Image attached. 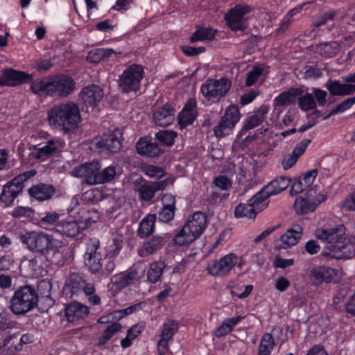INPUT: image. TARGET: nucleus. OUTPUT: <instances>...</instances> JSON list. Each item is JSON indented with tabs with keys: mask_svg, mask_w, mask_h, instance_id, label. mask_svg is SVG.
Wrapping results in <instances>:
<instances>
[{
	"mask_svg": "<svg viewBox=\"0 0 355 355\" xmlns=\"http://www.w3.org/2000/svg\"><path fill=\"white\" fill-rule=\"evenodd\" d=\"M33 213V209L28 207H17L12 212V216L15 218H20L23 216L30 217Z\"/></svg>",
	"mask_w": 355,
	"mask_h": 355,
	"instance_id": "obj_62",
	"label": "nucleus"
},
{
	"mask_svg": "<svg viewBox=\"0 0 355 355\" xmlns=\"http://www.w3.org/2000/svg\"><path fill=\"white\" fill-rule=\"evenodd\" d=\"M38 293L34 286L26 284L17 288L10 301L9 309L16 315L34 309L38 303Z\"/></svg>",
	"mask_w": 355,
	"mask_h": 355,
	"instance_id": "obj_6",
	"label": "nucleus"
},
{
	"mask_svg": "<svg viewBox=\"0 0 355 355\" xmlns=\"http://www.w3.org/2000/svg\"><path fill=\"white\" fill-rule=\"evenodd\" d=\"M311 142V139H304L302 140L300 142L297 144L292 153L297 156V157H300L303 153L305 152L309 144Z\"/></svg>",
	"mask_w": 355,
	"mask_h": 355,
	"instance_id": "obj_64",
	"label": "nucleus"
},
{
	"mask_svg": "<svg viewBox=\"0 0 355 355\" xmlns=\"http://www.w3.org/2000/svg\"><path fill=\"white\" fill-rule=\"evenodd\" d=\"M94 216L98 218L94 209L82 208L78 213V219L71 217L60 220L56 225V232L68 237H76L86 230L92 223L96 222Z\"/></svg>",
	"mask_w": 355,
	"mask_h": 355,
	"instance_id": "obj_5",
	"label": "nucleus"
},
{
	"mask_svg": "<svg viewBox=\"0 0 355 355\" xmlns=\"http://www.w3.org/2000/svg\"><path fill=\"white\" fill-rule=\"evenodd\" d=\"M303 92V89L300 87H291L276 96L273 101V105L275 107L292 105L295 102L297 97L301 96Z\"/></svg>",
	"mask_w": 355,
	"mask_h": 355,
	"instance_id": "obj_28",
	"label": "nucleus"
},
{
	"mask_svg": "<svg viewBox=\"0 0 355 355\" xmlns=\"http://www.w3.org/2000/svg\"><path fill=\"white\" fill-rule=\"evenodd\" d=\"M106 263L104 265V268L102 267V271L98 274L101 277H107L114 270L116 267L114 258L106 257L105 256Z\"/></svg>",
	"mask_w": 355,
	"mask_h": 355,
	"instance_id": "obj_58",
	"label": "nucleus"
},
{
	"mask_svg": "<svg viewBox=\"0 0 355 355\" xmlns=\"http://www.w3.org/2000/svg\"><path fill=\"white\" fill-rule=\"evenodd\" d=\"M291 183V178L281 176L270 182L264 187L270 196L276 195L286 189Z\"/></svg>",
	"mask_w": 355,
	"mask_h": 355,
	"instance_id": "obj_36",
	"label": "nucleus"
},
{
	"mask_svg": "<svg viewBox=\"0 0 355 355\" xmlns=\"http://www.w3.org/2000/svg\"><path fill=\"white\" fill-rule=\"evenodd\" d=\"M163 207L158 213L159 221L162 223H169L173 220L175 216V198L171 194H165L163 198Z\"/></svg>",
	"mask_w": 355,
	"mask_h": 355,
	"instance_id": "obj_26",
	"label": "nucleus"
},
{
	"mask_svg": "<svg viewBox=\"0 0 355 355\" xmlns=\"http://www.w3.org/2000/svg\"><path fill=\"white\" fill-rule=\"evenodd\" d=\"M37 172L35 170L32 169L21 173L14 178H12L17 184H19L23 189L24 188V183L31 178L35 176Z\"/></svg>",
	"mask_w": 355,
	"mask_h": 355,
	"instance_id": "obj_57",
	"label": "nucleus"
},
{
	"mask_svg": "<svg viewBox=\"0 0 355 355\" xmlns=\"http://www.w3.org/2000/svg\"><path fill=\"white\" fill-rule=\"evenodd\" d=\"M60 215L55 211L40 214L39 223L40 226L44 229H50L51 227L54 226L56 230V225L58 223H60Z\"/></svg>",
	"mask_w": 355,
	"mask_h": 355,
	"instance_id": "obj_41",
	"label": "nucleus"
},
{
	"mask_svg": "<svg viewBox=\"0 0 355 355\" xmlns=\"http://www.w3.org/2000/svg\"><path fill=\"white\" fill-rule=\"evenodd\" d=\"M99 248L100 242L97 239H90L86 243L84 264L92 275H98L102 271L101 254L97 252Z\"/></svg>",
	"mask_w": 355,
	"mask_h": 355,
	"instance_id": "obj_13",
	"label": "nucleus"
},
{
	"mask_svg": "<svg viewBox=\"0 0 355 355\" xmlns=\"http://www.w3.org/2000/svg\"><path fill=\"white\" fill-rule=\"evenodd\" d=\"M298 97V105L302 110L307 112L316 107L314 97L311 93H306L304 96L302 94Z\"/></svg>",
	"mask_w": 355,
	"mask_h": 355,
	"instance_id": "obj_47",
	"label": "nucleus"
},
{
	"mask_svg": "<svg viewBox=\"0 0 355 355\" xmlns=\"http://www.w3.org/2000/svg\"><path fill=\"white\" fill-rule=\"evenodd\" d=\"M274 345L272 336L268 333L264 334L259 346L258 355H270Z\"/></svg>",
	"mask_w": 355,
	"mask_h": 355,
	"instance_id": "obj_45",
	"label": "nucleus"
},
{
	"mask_svg": "<svg viewBox=\"0 0 355 355\" xmlns=\"http://www.w3.org/2000/svg\"><path fill=\"white\" fill-rule=\"evenodd\" d=\"M177 137L178 133L173 130H161L155 134V139L160 142V146H172Z\"/></svg>",
	"mask_w": 355,
	"mask_h": 355,
	"instance_id": "obj_43",
	"label": "nucleus"
},
{
	"mask_svg": "<svg viewBox=\"0 0 355 355\" xmlns=\"http://www.w3.org/2000/svg\"><path fill=\"white\" fill-rule=\"evenodd\" d=\"M252 11L248 5L236 4L225 13L224 19L226 25L233 31H244L247 28L245 15Z\"/></svg>",
	"mask_w": 355,
	"mask_h": 355,
	"instance_id": "obj_12",
	"label": "nucleus"
},
{
	"mask_svg": "<svg viewBox=\"0 0 355 355\" xmlns=\"http://www.w3.org/2000/svg\"><path fill=\"white\" fill-rule=\"evenodd\" d=\"M331 96H341L343 83L338 80L329 79L324 85Z\"/></svg>",
	"mask_w": 355,
	"mask_h": 355,
	"instance_id": "obj_53",
	"label": "nucleus"
},
{
	"mask_svg": "<svg viewBox=\"0 0 355 355\" xmlns=\"http://www.w3.org/2000/svg\"><path fill=\"white\" fill-rule=\"evenodd\" d=\"M166 265L164 261H155L150 264L147 272L148 280L153 284L157 283L162 276Z\"/></svg>",
	"mask_w": 355,
	"mask_h": 355,
	"instance_id": "obj_40",
	"label": "nucleus"
},
{
	"mask_svg": "<svg viewBox=\"0 0 355 355\" xmlns=\"http://www.w3.org/2000/svg\"><path fill=\"white\" fill-rule=\"evenodd\" d=\"M240 119L241 114L238 106L234 104L229 105L220 117L218 124L213 130L215 137L223 138L230 135Z\"/></svg>",
	"mask_w": 355,
	"mask_h": 355,
	"instance_id": "obj_10",
	"label": "nucleus"
},
{
	"mask_svg": "<svg viewBox=\"0 0 355 355\" xmlns=\"http://www.w3.org/2000/svg\"><path fill=\"white\" fill-rule=\"evenodd\" d=\"M338 270L325 265L313 266L309 273L310 281L313 286H318L322 283L337 282Z\"/></svg>",
	"mask_w": 355,
	"mask_h": 355,
	"instance_id": "obj_15",
	"label": "nucleus"
},
{
	"mask_svg": "<svg viewBox=\"0 0 355 355\" xmlns=\"http://www.w3.org/2000/svg\"><path fill=\"white\" fill-rule=\"evenodd\" d=\"M334 257L338 259H352L355 256V243L345 238L343 241L333 245Z\"/></svg>",
	"mask_w": 355,
	"mask_h": 355,
	"instance_id": "obj_27",
	"label": "nucleus"
},
{
	"mask_svg": "<svg viewBox=\"0 0 355 355\" xmlns=\"http://www.w3.org/2000/svg\"><path fill=\"white\" fill-rule=\"evenodd\" d=\"M143 172L151 178L160 179L166 175L162 167L155 165H147L144 167Z\"/></svg>",
	"mask_w": 355,
	"mask_h": 355,
	"instance_id": "obj_51",
	"label": "nucleus"
},
{
	"mask_svg": "<svg viewBox=\"0 0 355 355\" xmlns=\"http://www.w3.org/2000/svg\"><path fill=\"white\" fill-rule=\"evenodd\" d=\"M123 243L121 236L114 238L112 244L108 247L105 254L106 257L115 258L118 256L123 248Z\"/></svg>",
	"mask_w": 355,
	"mask_h": 355,
	"instance_id": "obj_50",
	"label": "nucleus"
},
{
	"mask_svg": "<svg viewBox=\"0 0 355 355\" xmlns=\"http://www.w3.org/2000/svg\"><path fill=\"white\" fill-rule=\"evenodd\" d=\"M257 211L254 210L252 205L248 203H239L236 206L234 209V216L236 218L246 217L250 219H254L257 216Z\"/></svg>",
	"mask_w": 355,
	"mask_h": 355,
	"instance_id": "obj_42",
	"label": "nucleus"
},
{
	"mask_svg": "<svg viewBox=\"0 0 355 355\" xmlns=\"http://www.w3.org/2000/svg\"><path fill=\"white\" fill-rule=\"evenodd\" d=\"M178 322L175 320H169L163 325V329L161 332V338H165L168 340L173 339L175 334L178 331Z\"/></svg>",
	"mask_w": 355,
	"mask_h": 355,
	"instance_id": "obj_46",
	"label": "nucleus"
},
{
	"mask_svg": "<svg viewBox=\"0 0 355 355\" xmlns=\"http://www.w3.org/2000/svg\"><path fill=\"white\" fill-rule=\"evenodd\" d=\"M207 226V216L196 211L188 217L182 229L173 238V243L180 247L188 246L198 239Z\"/></svg>",
	"mask_w": 355,
	"mask_h": 355,
	"instance_id": "obj_4",
	"label": "nucleus"
},
{
	"mask_svg": "<svg viewBox=\"0 0 355 355\" xmlns=\"http://www.w3.org/2000/svg\"><path fill=\"white\" fill-rule=\"evenodd\" d=\"M304 78L305 79L319 78L322 76V70L314 65H306L304 67Z\"/></svg>",
	"mask_w": 355,
	"mask_h": 355,
	"instance_id": "obj_55",
	"label": "nucleus"
},
{
	"mask_svg": "<svg viewBox=\"0 0 355 355\" xmlns=\"http://www.w3.org/2000/svg\"><path fill=\"white\" fill-rule=\"evenodd\" d=\"M171 234L165 233L162 235H154L148 241L144 243L143 252L145 256L153 254L158 250L161 249L166 243H168L171 238Z\"/></svg>",
	"mask_w": 355,
	"mask_h": 355,
	"instance_id": "obj_29",
	"label": "nucleus"
},
{
	"mask_svg": "<svg viewBox=\"0 0 355 355\" xmlns=\"http://www.w3.org/2000/svg\"><path fill=\"white\" fill-rule=\"evenodd\" d=\"M259 94L260 91L259 89H251L240 97L239 103L241 105H248L252 103Z\"/></svg>",
	"mask_w": 355,
	"mask_h": 355,
	"instance_id": "obj_59",
	"label": "nucleus"
},
{
	"mask_svg": "<svg viewBox=\"0 0 355 355\" xmlns=\"http://www.w3.org/2000/svg\"><path fill=\"white\" fill-rule=\"evenodd\" d=\"M231 85V80L225 77L218 80L209 78L201 85L200 92L207 101H218L230 91Z\"/></svg>",
	"mask_w": 355,
	"mask_h": 355,
	"instance_id": "obj_11",
	"label": "nucleus"
},
{
	"mask_svg": "<svg viewBox=\"0 0 355 355\" xmlns=\"http://www.w3.org/2000/svg\"><path fill=\"white\" fill-rule=\"evenodd\" d=\"M103 95V89L94 84L84 87L79 93V97L82 101L92 107L98 105Z\"/></svg>",
	"mask_w": 355,
	"mask_h": 355,
	"instance_id": "obj_20",
	"label": "nucleus"
},
{
	"mask_svg": "<svg viewBox=\"0 0 355 355\" xmlns=\"http://www.w3.org/2000/svg\"><path fill=\"white\" fill-rule=\"evenodd\" d=\"M175 119V109L168 103L158 107L153 114L154 123L160 127L171 125Z\"/></svg>",
	"mask_w": 355,
	"mask_h": 355,
	"instance_id": "obj_25",
	"label": "nucleus"
},
{
	"mask_svg": "<svg viewBox=\"0 0 355 355\" xmlns=\"http://www.w3.org/2000/svg\"><path fill=\"white\" fill-rule=\"evenodd\" d=\"M240 119L241 114L238 106L234 104L229 105L220 117L218 124L213 130L215 137L223 138L230 135Z\"/></svg>",
	"mask_w": 355,
	"mask_h": 355,
	"instance_id": "obj_9",
	"label": "nucleus"
},
{
	"mask_svg": "<svg viewBox=\"0 0 355 355\" xmlns=\"http://www.w3.org/2000/svg\"><path fill=\"white\" fill-rule=\"evenodd\" d=\"M354 104H355V96L348 98L340 103L335 108L332 109L328 114L322 116V119L323 120H327L332 115L343 112L349 109Z\"/></svg>",
	"mask_w": 355,
	"mask_h": 355,
	"instance_id": "obj_49",
	"label": "nucleus"
},
{
	"mask_svg": "<svg viewBox=\"0 0 355 355\" xmlns=\"http://www.w3.org/2000/svg\"><path fill=\"white\" fill-rule=\"evenodd\" d=\"M157 215L155 214H147L139 223L137 230V235L140 239H146L151 236L155 230Z\"/></svg>",
	"mask_w": 355,
	"mask_h": 355,
	"instance_id": "obj_32",
	"label": "nucleus"
},
{
	"mask_svg": "<svg viewBox=\"0 0 355 355\" xmlns=\"http://www.w3.org/2000/svg\"><path fill=\"white\" fill-rule=\"evenodd\" d=\"M216 187L222 190H227L232 187L231 180L225 175H219L214 180Z\"/></svg>",
	"mask_w": 355,
	"mask_h": 355,
	"instance_id": "obj_61",
	"label": "nucleus"
},
{
	"mask_svg": "<svg viewBox=\"0 0 355 355\" xmlns=\"http://www.w3.org/2000/svg\"><path fill=\"white\" fill-rule=\"evenodd\" d=\"M101 168V162L98 160H93L74 167L71 171V175L76 178H83L86 184L94 185L96 183L94 178L97 176L98 171Z\"/></svg>",
	"mask_w": 355,
	"mask_h": 355,
	"instance_id": "obj_17",
	"label": "nucleus"
},
{
	"mask_svg": "<svg viewBox=\"0 0 355 355\" xmlns=\"http://www.w3.org/2000/svg\"><path fill=\"white\" fill-rule=\"evenodd\" d=\"M31 82V92L38 96L66 98L73 93L76 82L67 74H59L33 80L32 76L11 68L3 69L0 76V86L15 87Z\"/></svg>",
	"mask_w": 355,
	"mask_h": 355,
	"instance_id": "obj_1",
	"label": "nucleus"
},
{
	"mask_svg": "<svg viewBox=\"0 0 355 355\" xmlns=\"http://www.w3.org/2000/svg\"><path fill=\"white\" fill-rule=\"evenodd\" d=\"M57 150L58 147L55 141L51 139L44 146L35 148L34 151L29 154V156L36 159H44L54 154Z\"/></svg>",
	"mask_w": 355,
	"mask_h": 355,
	"instance_id": "obj_37",
	"label": "nucleus"
},
{
	"mask_svg": "<svg viewBox=\"0 0 355 355\" xmlns=\"http://www.w3.org/2000/svg\"><path fill=\"white\" fill-rule=\"evenodd\" d=\"M56 193L55 187L51 184L39 182L28 189L31 198L43 202L51 200Z\"/></svg>",
	"mask_w": 355,
	"mask_h": 355,
	"instance_id": "obj_22",
	"label": "nucleus"
},
{
	"mask_svg": "<svg viewBox=\"0 0 355 355\" xmlns=\"http://www.w3.org/2000/svg\"><path fill=\"white\" fill-rule=\"evenodd\" d=\"M23 191V189L12 179L2 189L0 193V203L3 207H10L13 205L15 199Z\"/></svg>",
	"mask_w": 355,
	"mask_h": 355,
	"instance_id": "obj_24",
	"label": "nucleus"
},
{
	"mask_svg": "<svg viewBox=\"0 0 355 355\" xmlns=\"http://www.w3.org/2000/svg\"><path fill=\"white\" fill-rule=\"evenodd\" d=\"M116 174V167L114 165L107 166L102 170L100 169L98 171L97 176L94 178V181H96V184L110 182L115 178Z\"/></svg>",
	"mask_w": 355,
	"mask_h": 355,
	"instance_id": "obj_38",
	"label": "nucleus"
},
{
	"mask_svg": "<svg viewBox=\"0 0 355 355\" xmlns=\"http://www.w3.org/2000/svg\"><path fill=\"white\" fill-rule=\"evenodd\" d=\"M354 104H355V96L348 98L340 103L335 108L332 109L328 114L322 116V119L323 120H327L332 115L343 112L349 109Z\"/></svg>",
	"mask_w": 355,
	"mask_h": 355,
	"instance_id": "obj_48",
	"label": "nucleus"
},
{
	"mask_svg": "<svg viewBox=\"0 0 355 355\" xmlns=\"http://www.w3.org/2000/svg\"><path fill=\"white\" fill-rule=\"evenodd\" d=\"M316 238L331 244L330 249L333 250V245L342 242L346 238L345 227L340 225L335 228L317 229L315 230Z\"/></svg>",
	"mask_w": 355,
	"mask_h": 355,
	"instance_id": "obj_19",
	"label": "nucleus"
},
{
	"mask_svg": "<svg viewBox=\"0 0 355 355\" xmlns=\"http://www.w3.org/2000/svg\"><path fill=\"white\" fill-rule=\"evenodd\" d=\"M18 239L30 251L39 253L51 264L61 266L64 263L60 241L51 235L24 230L19 233Z\"/></svg>",
	"mask_w": 355,
	"mask_h": 355,
	"instance_id": "obj_2",
	"label": "nucleus"
},
{
	"mask_svg": "<svg viewBox=\"0 0 355 355\" xmlns=\"http://www.w3.org/2000/svg\"><path fill=\"white\" fill-rule=\"evenodd\" d=\"M217 30L211 26H196L194 33L189 37L191 43H196L198 41L211 42L215 39Z\"/></svg>",
	"mask_w": 355,
	"mask_h": 355,
	"instance_id": "obj_34",
	"label": "nucleus"
},
{
	"mask_svg": "<svg viewBox=\"0 0 355 355\" xmlns=\"http://www.w3.org/2000/svg\"><path fill=\"white\" fill-rule=\"evenodd\" d=\"M141 182L137 191L141 199L145 201L150 200L156 193L153 183H147L142 178H140Z\"/></svg>",
	"mask_w": 355,
	"mask_h": 355,
	"instance_id": "obj_44",
	"label": "nucleus"
},
{
	"mask_svg": "<svg viewBox=\"0 0 355 355\" xmlns=\"http://www.w3.org/2000/svg\"><path fill=\"white\" fill-rule=\"evenodd\" d=\"M340 46V42L331 41L321 42L316 45V51L323 58H331L336 55Z\"/></svg>",
	"mask_w": 355,
	"mask_h": 355,
	"instance_id": "obj_35",
	"label": "nucleus"
},
{
	"mask_svg": "<svg viewBox=\"0 0 355 355\" xmlns=\"http://www.w3.org/2000/svg\"><path fill=\"white\" fill-rule=\"evenodd\" d=\"M263 69L259 66H253L252 69L247 73L245 86L251 87L256 83L258 78L263 73Z\"/></svg>",
	"mask_w": 355,
	"mask_h": 355,
	"instance_id": "obj_52",
	"label": "nucleus"
},
{
	"mask_svg": "<svg viewBox=\"0 0 355 355\" xmlns=\"http://www.w3.org/2000/svg\"><path fill=\"white\" fill-rule=\"evenodd\" d=\"M136 149L139 155L150 158L159 157L164 153L160 145L156 141L153 142L151 137L148 136L138 140Z\"/></svg>",
	"mask_w": 355,
	"mask_h": 355,
	"instance_id": "obj_18",
	"label": "nucleus"
},
{
	"mask_svg": "<svg viewBox=\"0 0 355 355\" xmlns=\"http://www.w3.org/2000/svg\"><path fill=\"white\" fill-rule=\"evenodd\" d=\"M123 132L119 128L104 132L99 137H95L92 146L98 152L105 154H115L122 148Z\"/></svg>",
	"mask_w": 355,
	"mask_h": 355,
	"instance_id": "obj_7",
	"label": "nucleus"
},
{
	"mask_svg": "<svg viewBox=\"0 0 355 355\" xmlns=\"http://www.w3.org/2000/svg\"><path fill=\"white\" fill-rule=\"evenodd\" d=\"M121 324L117 322H112L110 325H107L103 334L107 337L110 340L113 336L121 329Z\"/></svg>",
	"mask_w": 355,
	"mask_h": 355,
	"instance_id": "obj_63",
	"label": "nucleus"
},
{
	"mask_svg": "<svg viewBox=\"0 0 355 355\" xmlns=\"http://www.w3.org/2000/svg\"><path fill=\"white\" fill-rule=\"evenodd\" d=\"M89 284L80 273L70 272L65 280L62 292L66 297H78L85 292L86 288Z\"/></svg>",
	"mask_w": 355,
	"mask_h": 355,
	"instance_id": "obj_14",
	"label": "nucleus"
},
{
	"mask_svg": "<svg viewBox=\"0 0 355 355\" xmlns=\"http://www.w3.org/2000/svg\"><path fill=\"white\" fill-rule=\"evenodd\" d=\"M302 236V227L300 225H295L293 227L288 229L280 237L282 244L279 248L287 249L295 245Z\"/></svg>",
	"mask_w": 355,
	"mask_h": 355,
	"instance_id": "obj_31",
	"label": "nucleus"
},
{
	"mask_svg": "<svg viewBox=\"0 0 355 355\" xmlns=\"http://www.w3.org/2000/svg\"><path fill=\"white\" fill-rule=\"evenodd\" d=\"M143 67L132 64L128 67L119 76L118 86L124 94L137 92L140 89L141 81L144 77Z\"/></svg>",
	"mask_w": 355,
	"mask_h": 355,
	"instance_id": "obj_8",
	"label": "nucleus"
},
{
	"mask_svg": "<svg viewBox=\"0 0 355 355\" xmlns=\"http://www.w3.org/2000/svg\"><path fill=\"white\" fill-rule=\"evenodd\" d=\"M198 116L196 110V101L189 98L184 105L182 111L178 114V123L180 129L183 130L188 125L193 124Z\"/></svg>",
	"mask_w": 355,
	"mask_h": 355,
	"instance_id": "obj_21",
	"label": "nucleus"
},
{
	"mask_svg": "<svg viewBox=\"0 0 355 355\" xmlns=\"http://www.w3.org/2000/svg\"><path fill=\"white\" fill-rule=\"evenodd\" d=\"M80 121L79 107L72 101L56 104L47 111L49 124L64 132H69L76 128Z\"/></svg>",
	"mask_w": 355,
	"mask_h": 355,
	"instance_id": "obj_3",
	"label": "nucleus"
},
{
	"mask_svg": "<svg viewBox=\"0 0 355 355\" xmlns=\"http://www.w3.org/2000/svg\"><path fill=\"white\" fill-rule=\"evenodd\" d=\"M180 49L187 56L189 57L198 55L206 51V48L205 46L193 47L188 45H183Z\"/></svg>",
	"mask_w": 355,
	"mask_h": 355,
	"instance_id": "obj_60",
	"label": "nucleus"
},
{
	"mask_svg": "<svg viewBox=\"0 0 355 355\" xmlns=\"http://www.w3.org/2000/svg\"><path fill=\"white\" fill-rule=\"evenodd\" d=\"M263 121V117L259 114H252L248 116L244 121V130H251L259 126Z\"/></svg>",
	"mask_w": 355,
	"mask_h": 355,
	"instance_id": "obj_54",
	"label": "nucleus"
},
{
	"mask_svg": "<svg viewBox=\"0 0 355 355\" xmlns=\"http://www.w3.org/2000/svg\"><path fill=\"white\" fill-rule=\"evenodd\" d=\"M237 263V256L230 253L218 260L208 263L207 270L212 276H224L230 272Z\"/></svg>",
	"mask_w": 355,
	"mask_h": 355,
	"instance_id": "obj_16",
	"label": "nucleus"
},
{
	"mask_svg": "<svg viewBox=\"0 0 355 355\" xmlns=\"http://www.w3.org/2000/svg\"><path fill=\"white\" fill-rule=\"evenodd\" d=\"M320 198L317 202H311L303 196L297 197L293 204L295 213L298 215H304L313 211L318 205L324 201V198Z\"/></svg>",
	"mask_w": 355,
	"mask_h": 355,
	"instance_id": "obj_33",
	"label": "nucleus"
},
{
	"mask_svg": "<svg viewBox=\"0 0 355 355\" xmlns=\"http://www.w3.org/2000/svg\"><path fill=\"white\" fill-rule=\"evenodd\" d=\"M96 288L94 284H89L86 288L84 294L87 297L88 301L92 305H98L101 303V297L95 293Z\"/></svg>",
	"mask_w": 355,
	"mask_h": 355,
	"instance_id": "obj_56",
	"label": "nucleus"
},
{
	"mask_svg": "<svg viewBox=\"0 0 355 355\" xmlns=\"http://www.w3.org/2000/svg\"><path fill=\"white\" fill-rule=\"evenodd\" d=\"M139 279L138 270L132 269L115 275L112 277V281L117 289L122 290L128 286L133 284L135 282L138 281Z\"/></svg>",
	"mask_w": 355,
	"mask_h": 355,
	"instance_id": "obj_30",
	"label": "nucleus"
},
{
	"mask_svg": "<svg viewBox=\"0 0 355 355\" xmlns=\"http://www.w3.org/2000/svg\"><path fill=\"white\" fill-rule=\"evenodd\" d=\"M270 196L269 192H268L265 187L258 191L256 194H254L249 200L250 203L254 207V210L256 209H259V211L262 210L263 208L268 207L269 202H266L268 198Z\"/></svg>",
	"mask_w": 355,
	"mask_h": 355,
	"instance_id": "obj_39",
	"label": "nucleus"
},
{
	"mask_svg": "<svg viewBox=\"0 0 355 355\" xmlns=\"http://www.w3.org/2000/svg\"><path fill=\"white\" fill-rule=\"evenodd\" d=\"M89 307L77 301H73L64 307V315L69 322L85 319L89 315Z\"/></svg>",
	"mask_w": 355,
	"mask_h": 355,
	"instance_id": "obj_23",
	"label": "nucleus"
}]
</instances>
